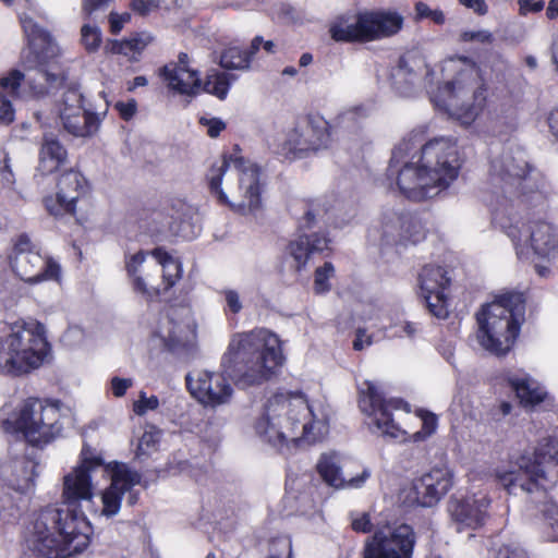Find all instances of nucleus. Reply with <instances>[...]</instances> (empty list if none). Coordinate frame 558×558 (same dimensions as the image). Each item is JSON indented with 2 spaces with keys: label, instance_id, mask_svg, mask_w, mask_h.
Returning <instances> with one entry per match:
<instances>
[{
  "label": "nucleus",
  "instance_id": "nucleus-27",
  "mask_svg": "<svg viewBox=\"0 0 558 558\" xmlns=\"http://www.w3.org/2000/svg\"><path fill=\"white\" fill-rule=\"evenodd\" d=\"M161 74L169 88L186 96H195L201 92V80L197 72L182 65H165Z\"/></svg>",
  "mask_w": 558,
  "mask_h": 558
},
{
  "label": "nucleus",
  "instance_id": "nucleus-26",
  "mask_svg": "<svg viewBox=\"0 0 558 558\" xmlns=\"http://www.w3.org/2000/svg\"><path fill=\"white\" fill-rule=\"evenodd\" d=\"M193 335L189 320L181 319L178 310H171L159 320L156 336L170 351L179 350L187 344Z\"/></svg>",
  "mask_w": 558,
  "mask_h": 558
},
{
  "label": "nucleus",
  "instance_id": "nucleus-39",
  "mask_svg": "<svg viewBox=\"0 0 558 558\" xmlns=\"http://www.w3.org/2000/svg\"><path fill=\"white\" fill-rule=\"evenodd\" d=\"M219 64L227 70H246L250 66V54L239 47H229L221 53Z\"/></svg>",
  "mask_w": 558,
  "mask_h": 558
},
{
  "label": "nucleus",
  "instance_id": "nucleus-9",
  "mask_svg": "<svg viewBox=\"0 0 558 558\" xmlns=\"http://www.w3.org/2000/svg\"><path fill=\"white\" fill-rule=\"evenodd\" d=\"M496 478L509 494L532 493L558 483V440L548 439L533 453L525 452L510 459L496 470Z\"/></svg>",
  "mask_w": 558,
  "mask_h": 558
},
{
  "label": "nucleus",
  "instance_id": "nucleus-56",
  "mask_svg": "<svg viewBox=\"0 0 558 558\" xmlns=\"http://www.w3.org/2000/svg\"><path fill=\"white\" fill-rule=\"evenodd\" d=\"M320 215V210L316 207H310L306 209L300 220L299 228L301 230L311 229L316 223V217Z\"/></svg>",
  "mask_w": 558,
  "mask_h": 558
},
{
  "label": "nucleus",
  "instance_id": "nucleus-61",
  "mask_svg": "<svg viewBox=\"0 0 558 558\" xmlns=\"http://www.w3.org/2000/svg\"><path fill=\"white\" fill-rule=\"evenodd\" d=\"M131 19L130 14L124 13L119 15L117 13H111L109 16L110 31L112 34H118L122 29L123 25L129 22Z\"/></svg>",
  "mask_w": 558,
  "mask_h": 558
},
{
  "label": "nucleus",
  "instance_id": "nucleus-43",
  "mask_svg": "<svg viewBox=\"0 0 558 558\" xmlns=\"http://www.w3.org/2000/svg\"><path fill=\"white\" fill-rule=\"evenodd\" d=\"M150 41L148 35H134L121 43H116L113 50L125 56L141 52Z\"/></svg>",
  "mask_w": 558,
  "mask_h": 558
},
{
  "label": "nucleus",
  "instance_id": "nucleus-28",
  "mask_svg": "<svg viewBox=\"0 0 558 558\" xmlns=\"http://www.w3.org/2000/svg\"><path fill=\"white\" fill-rule=\"evenodd\" d=\"M68 158L66 149L52 134H45L39 150L38 169L44 174H49L58 170Z\"/></svg>",
  "mask_w": 558,
  "mask_h": 558
},
{
  "label": "nucleus",
  "instance_id": "nucleus-41",
  "mask_svg": "<svg viewBox=\"0 0 558 558\" xmlns=\"http://www.w3.org/2000/svg\"><path fill=\"white\" fill-rule=\"evenodd\" d=\"M404 229L402 230L401 244L417 243L425 236L422 222L414 216L405 214Z\"/></svg>",
  "mask_w": 558,
  "mask_h": 558
},
{
  "label": "nucleus",
  "instance_id": "nucleus-31",
  "mask_svg": "<svg viewBox=\"0 0 558 558\" xmlns=\"http://www.w3.org/2000/svg\"><path fill=\"white\" fill-rule=\"evenodd\" d=\"M329 34L336 41L365 43L361 26V13L357 15H341L330 24Z\"/></svg>",
  "mask_w": 558,
  "mask_h": 558
},
{
  "label": "nucleus",
  "instance_id": "nucleus-3",
  "mask_svg": "<svg viewBox=\"0 0 558 558\" xmlns=\"http://www.w3.org/2000/svg\"><path fill=\"white\" fill-rule=\"evenodd\" d=\"M416 135L403 140L392 151L387 170L396 177L400 192L409 199L421 202L437 196L458 178L460 162L456 143L436 137L421 146L416 161L403 158L416 147Z\"/></svg>",
  "mask_w": 558,
  "mask_h": 558
},
{
  "label": "nucleus",
  "instance_id": "nucleus-7",
  "mask_svg": "<svg viewBox=\"0 0 558 558\" xmlns=\"http://www.w3.org/2000/svg\"><path fill=\"white\" fill-rule=\"evenodd\" d=\"M211 193L241 214H254L262 205L259 168L238 154L223 155L207 173Z\"/></svg>",
  "mask_w": 558,
  "mask_h": 558
},
{
  "label": "nucleus",
  "instance_id": "nucleus-42",
  "mask_svg": "<svg viewBox=\"0 0 558 558\" xmlns=\"http://www.w3.org/2000/svg\"><path fill=\"white\" fill-rule=\"evenodd\" d=\"M182 0H132V9L141 15H146L159 7L171 10L181 5Z\"/></svg>",
  "mask_w": 558,
  "mask_h": 558
},
{
  "label": "nucleus",
  "instance_id": "nucleus-33",
  "mask_svg": "<svg viewBox=\"0 0 558 558\" xmlns=\"http://www.w3.org/2000/svg\"><path fill=\"white\" fill-rule=\"evenodd\" d=\"M405 214L395 211L385 213L380 220V225L376 230L380 235L384 244H401L402 230L404 229Z\"/></svg>",
  "mask_w": 558,
  "mask_h": 558
},
{
  "label": "nucleus",
  "instance_id": "nucleus-2",
  "mask_svg": "<svg viewBox=\"0 0 558 558\" xmlns=\"http://www.w3.org/2000/svg\"><path fill=\"white\" fill-rule=\"evenodd\" d=\"M284 356L278 336L265 328L239 332L231 338L222 357V374L198 371L186 375L191 395L206 407L230 401L233 389H246L268 381L282 366Z\"/></svg>",
  "mask_w": 558,
  "mask_h": 558
},
{
  "label": "nucleus",
  "instance_id": "nucleus-29",
  "mask_svg": "<svg viewBox=\"0 0 558 558\" xmlns=\"http://www.w3.org/2000/svg\"><path fill=\"white\" fill-rule=\"evenodd\" d=\"M9 474L5 475L7 484L13 490L26 494L35 485L36 464L28 459H19L9 465Z\"/></svg>",
  "mask_w": 558,
  "mask_h": 558
},
{
  "label": "nucleus",
  "instance_id": "nucleus-32",
  "mask_svg": "<svg viewBox=\"0 0 558 558\" xmlns=\"http://www.w3.org/2000/svg\"><path fill=\"white\" fill-rule=\"evenodd\" d=\"M58 118L61 124L68 122L70 119L90 112L83 106V94L77 86L69 87L62 95L58 104Z\"/></svg>",
  "mask_w": 558,
  "mask_h": 558
},
{
  "label": "nucleus",
  "instance_id": "nucleus-57",
  "mask_svg": "<svg viewBox=\"0 0 558 558\" xmlns=\"http://www.w3.org/2000/svg\"><path fill=\"white\" fill-rule=\"evenodd\" d=\"M10 159L7 155H4L3 160L0 161V174L1 182L4 186H11L14 183V174L11 170Z\"/></svg>",
  "mask_w": 558,
  "mask_h": 558
},
{
  "label": "nucleus",
  "instance_id": "nucleus-53",
  "mask_svg": "<svg viewBox=\"0 0 558 558\" xmlns=\"http://www.w3.org/2000/svg\"><path fill=\"white\" fill-rule=\"evenodd\" d=\"M114 108L117 109V111L119 112L120 117L123 120L129 121L135 114L136 109H137V104H136L135 99H130L126 102L118 101L114 105Z\"/></svg>",
  "mask_w": 558,
  "mask_h": 558
},
{
  "label": "nucleus",
  "instance_id": "nucleus-24",
  "mask_svg": "<svg viewBox=\"0 0 558 558\" xmlns=\"http://www.w3.org/2000/svg\"><path fill=\"white\" fill-rule=\"evenodd\" d=\"M403 25V17L393 11H369L361 13L364 41L379 40L397 34Z\"/></svg>",
  "mask_w": 558,
  "mask_h": 558
},
{
  "label": "nucleus",
  "instance_id": "nucleus-15",
  "mask_svg": "<svg viewBox=\"0 0 558 558\" xmlns=\"http://www.w3.org/2000/svg\"><path fill=\"white\" fill-rule=\"evenodd\" d=\"M415 542L409 524L386 525L366 538L363 558H412Z\"/></svg>",
  "mask_w": 558,
  "mask_h": 558
},
{
  "label": "nucleus",
  "instance_id": "nucleus-49",
  "mask_svg": "<svg viewBox=\"0 0 558 558\" xmlns=\"http://www.w3.org/2000/svg\"><path fill=\"white\" fill-rule=\"evenodd\" d=\"M220 293L223 295L227 310L230 313L239 314L242 311L243 304L238 291L233 289H225Z\"/></svg>",
  "mask_w": 558,
  "mask_h": 558
},
{
  "label": "nucleus",
  "instance_id": "nucleus-10",
  "mask_svg": "<svg viewBox=\"0 0 558 558\" xmlns=\"http://www.w3.org/2000/svg\"><path fill=\"white\" fill-rule=\"evenodd\" d=\"M49 352L40 324H0V373L26 375L39 368Z\"/></svg>",
  "mask_w": 558,
  "mask_h": 558
},
{
  "label": "nucleus",
  "instance_id": "nucleus-50",
  "mask_svg": "<svg viewBox=\"0 0 558 558\" xmlns=\"http://www.w3.org/2000/svg\"><path fill=\"white\" fill-rule=\"evenodd\" d=\"M199 123L203 126L207 128V134L210 137H217L220 134V132L222 130H225V128H226L225 122L221 121L218 118H205V117H202L199 119Z\"/></svg>",
  "mask_w": 558,
  "mask_h": 558
},
{
  "label": "nucleus",
  "instance_id": "nucleus-30",
  "mask_svg": "<svg viewBox=\"0 0 558 558\" xmlns=\"http://www.w3.org/2000/svg\"><path fill=\"white\" fill-rule=\"evenodd\" d=\"M508 383L524 407L539 404L546 397L544 388L529 375H510Z\"/></svg>",
  "mask_w": 558,
  "mask_h": 558
},
{
  "label": "nucleus",
  "instance_id": "nucleus-1",
  "mask_svg": "<svg viewBox=\"0 0 558 558\" xmlns=\"http://www.w3.org/2000/svg\"><path fill=\"white\" fill-rule=\"evenodd\" d=\"M82 456V463L64 476V506H47L34 512L25 529L27 547L45 558H69L83 553L90 543L92 525L77 506L92 500V472L104 462L87 456L85 449Z\"/></svg>",
  "mask_w": 558,
  "mask_h": 558
},
{
  "label": "nucleus",
  "instance_id": "nucleus-47",
  "mask_svg": "<svg viewBox=\"0 0 558 558\" xmlns=\"http://www.w3.org/2000/svg\"><path fill=\"white\" fill-rule=\"evenodd\" d=\"M415 12L417 19H429L437 25H442L446 21L445 14L439 9H430L424 2H417L415 4Z\"/></svg>",
  "mask_w": 558,
  "mask_h": 558
},
{
  "label": "nucleus",
  "instance_id": "nucleus-35",
  "mask_svg": "<svg viewBox=\"0 0 558 558\" xmlns=\"http://www.w3.org/2000/svg\"><path fill=\"white\" fill-rule=\"evenodd\" d=\"M145 258H146V253H144L143 251L135 253L126 260V270L130 276L134 277V279H133L134 290L142 293L146 298L151 299L154 296H157L160 293L159 288H156V287L148 288L146 282L144 281V279L140 276H136L138 268L143 265V263L145 262Z\"/></svg>",
  "mask_w": 558,
  "mask_h": 558
},
{
  "label": "nucleus",
  "instance_id": "nucleus-25",
  "mask_svg": "<svg viewBox=\"0 0 558 558\" xmlns=\"http://www.w3.org/2000/svg\"><path fill=\"white\" fill-rule=\"evenodd\" d=\"M329 243L330 240L325 234H300L286 248V257L290 263V268L300 272L306 266L311 256L327 250Z\"/></svg>",
  "mask_w": 558,
  "mask_h": 558
},
{
  "label": "nucleus",
  "instance_id": "nucleus-34",
  "mask_svg": "<svg viewBox=\"0 0 558 558\" xmlns=\"http://www.w3.org/2000/svg\"><path fill=\"white\" fill-rule=\"evenodd\" d=\"M157 264L161 266L163 291L172 288L180 279L182 268L178 259L169 255L165 250L157 247L150 252Z\"/></svg>",
  "mask_w": 558,
  "mask_h": 558
},
{
  "label": "nucleus",
  "instance_id": "nucleus-8",
  "mask_svg": "<svg viewBox=\"0 0 558 558\" xmlns=\"http://www.w3.org/2000/svg\"><path fill=\"white\" fill-rule=\"evenodd\" d=\"M525 300L520 292H507L483 305L476 313L475 339L480 348L496 356L506 355L524 322Z\"/></svg>",
  "mask_w": 558,
  "mask_h": 558
},
{
  "label": "nucleus",
  "instance_id": "nucleus-62",
  "mask_svg": "<svg viewBox=\"0 0 558 558\" xmlns=\"http://www.w3.org/2000/svg\"><path fill=\"white\" fill-rule=\"evenodd\" d=\"M496 558H527V555L521 548L504 546L497 551Z\"/></svg>",
  "mask_w": 558,
  "mask_h": 558
},
{
  "label": "nucleus",
  "instance_id": "nucleus-46",
  "mask_svg": "<svg viewBox=\"0 0 558 558\" xmlns=\"http://www.w3.org/2000/svg\"><path fill=\"white\" fill-rule=\"evenodd\" d=\"M333 266L331 263H325L324 266L319 267L315 271L314 289L317 293L326 292L330 289L328 279L333 274Z\"/></svg>",
  "mask_w": 558,
  "mask_h": 558
},
{
  "label": "nucleus",
  "instance_id": "nucleus-36",
  "mask_svg": "<svg viewBox=\"0 0 558 558\" xmlns=\"http://www.w3.org/2000/svg\"><path fill=\"white\" fill-rule=\"evenodd\" d=\"M99 125L97 116L94 112L76 116L63 123V129L74 136H90L94 134Z\"/></svg>",
  "mask_w": 558,
  "mask_h": 558
},
{
  "label": "nucleus",
  "instance_id": "nucleus-12",
  "mask_svg": "<svg viewBox=\"0 0 558 558\" xmlns=\"http://www.w3.org/2000/svg\"><path fill=\"white\" fill-rule=\"evenodd\" d=\"M60 417L58 402L47 403L39 399H28L14 423L7 420L3 427L7 432H21L29 444L38 446L48 444L60 435Z\"/></svg>",
  "mask_w": 558,
  "mask_h": 558
},
{
  "label": "nucleus",
  "instance_id": "nucleus-63",
  "mask_svg": "<svg viewBox=\"0 0 558 558\" xmlns=\"http://www.w3.org/2000/svg\"><path fill=\"white\" fill-rule=\"evenodd\" d=\"M63 339L69 344H78L84 339V331L77 326L70 327L65 331Z\"/></svg>",
  "mask_w": 558,
  "mask_h": 558
},
{
  "label": "nucleus",
  "instance_id": "nucleus-22",
  "mask_svg": "<svg viewBox=\"0 0 558 558\" xmlns=\"http://www.w3.org/2000/svg\"><path fill=\"white\" fill-rule=\"evenodd\" d=\"M330 134L328 123L320 117L310 118L306 124L295 128L289 135V143L295 150H318L328 146Z\"/></svg>",
  "mask_w": 558,
  "mask_h": 558
},
{
  "label": "nucleus",
  "instance_id": "nucleus-19",
  "mask_svg": "<svg viewBox=\"0 0 558 558\" xmlns=\"http://www.w3.org/2000/svg\"><path fill=\"white\" fill-rule=\"evenodd\" d=\"M57 196L44 198L47 211L52 216L74 214L77 199L86 192L87 183L83 174L75 170H69L61 174L58 181Z\"/></svg>",
  "mask_w": 558,
  "mask_h": 558
},
{
  "label": "nucleus",
  "instance_id": "nucleus-54",
  "mask_svg": "<svg viewBox=\"0 0 558 558\" xmlns=\"http://www.w3.org/2000/svg\"><path fill=\"white\" fill-rule=\"evenodd\" d=\"M547 524L550 529V537L553 541H558V508L551 506L546 510Z\"/></svg>",
  "mask_w": 558,
  "mask_h": 558
},
{
  "label": "nucleus",
  "instance_id": "nucleus-16",
  "mask_svg": "<svg viewBox=\"0 0 558 558\" xmlns=\"http://www.w3.org/2000/svg\"><path fill=\"white\" fill-rule=\"evenodd\" d=\"M402 403V400H386L378 386L372 381H364L360 388L359 407L372 418L371 424L383 435L398 437L399 428L392 420L390 410L400 409Z\"/></svg>",
  "mask_w": 558,
  "mask_h": 558
},
{
  "label": "nucleus",
  "instance_id": "nucleus-48",
  "mask_svg": "<svg viewBox=\"0 0 558 558\" xmlns=\"http://www.w3.org/2000/svg\"><path fill=\"white\" fill-rule=\"evenodd\" d=\"M159 407V400L156 396L147 397L144 391L140 392V398L133 404V411L142 416L148 411L156 410Z\"/></svg>",
  "mask_w": 558,
  "mask_h": 558
},
{
  "label": "nucleus",
  "instance_id": "nucleus-4",
  "mask_svg": "<svg viewBox=\"0 0 558 558\" xmlns=\"http://www.w3.org/2000/svg\"><path fill=\"white\" fill-rule=\"evenodd\" d=\"M330 408L320 400L308 401L303 393H277L268 399L255 423L257 436L279 451L300 441L313 444L329 429Z\"/></svg>",
  "mask_w": 558,
  "mask_h": 558
},
{
  "label": "nucleus",
  "instance_id": "nucleus-13",
  "mask_svg": "<svg viewBox=\"0 0 558 558\" xmlns=\"http://www.w3.org/2000/svg\"><path fill=\"white\" fill-rule=\"evenodd\" d=\"M492 180L495 193L515 198L538 192L544 184L534 175L522 151L504 153L492 162Z\"/></svg>",
  "mask_w": 558,
  "mask_h": 558
},
{
  "label": "nucleus",
  "instance_id": "nucleus-45",
  "mask_svg": "<svg viewBox=\"0 0 558 558\" xmlns=\"http://www.w3.org/2000/svg\"><path fill=\"white\" fill-rule=\"evenodd\" d=\"M462 43H477L482 45H490L494 41V35L488 29H469L463 31L459 35Z\"/></svg>",
  "mask_w": 558,
  "mask_h": 558
},
{
  "label": "nucleus",
  "instance_id": "nucleus-37",
  "mask_svg": "<svg viewBox=\"0 0 558 558\" xmlns=\"http://www.w3.org/2000/svg\"><path fill=\"white\" fill-rule=\"evenodd\" d=\"M231 78H234V77L225 72H218L217 70H210L207 73L206 81H205L204 85L203 86L201 85V90L211 94L222 100L228 95Z\"/></svg>",
  "mask_w": 558,
  "mask_h": 558
},
{
  "label": "nucleus",
  "instance_id": "nucleus-64",
  "mask_svg": "<svg viewBox=\"0 0 558 558\" xmlns=\"http://www.w3.org/2000/svg\"><path fill=\"white\" fill-rule=\"evenodd\" d=\"M372 337L367 336L364 329H357L355 339L353 341V349L356 351H361L366 347L372 344Z\"/></svg>",
  "mask_w": 558,
  "mask_h": 558
},
{
  "label": "nucleus",
  "instance_id": "nucleus-58",
  "mask_svg": "<svg viewBox=\"0 0 558 558\" xmlns=\"http://www.w3.org/2000/svg\"><path fill=\"white\" fill-rule=\"evenodd\" d=\"M520 13L539 12L544 8L543 0H518Z\"/></svg>",
  "mask_w": 558,
  "mask_h": 558
},
{
  "label": "nucleus",
  "instance_id": "nucleus-44",
  "mask_svg": "<svg viewBox=\"0 0 558 558\" xmlns=\"http://www.w3.org/2000/svg\"><path fill=\"white\" fill-rule=\"evenodd\" d=\"M269 558H292L291 539L286 536L274 538L269 545Z\"/></svg>",
  "mask_w": 558,
  "mask_h": 558
},
{
  "label": "nucleus",
  "instance_id": "nucleus-5",
  "mask_svg": "<svg viewBox=\"0 0 558 558\" xmlns=\"http://www.w3.org/2000/svg\"><path fill=\"white\" fill-rule=\"evenodd\" d=\"M28 47L22 60L26 73L11 71L0 81V86L10 94H16L22 81H25L35 97L47 95L52 88L61 85L63 77L57 62L59 47L48 32L37 25L27 15L20 17Z\"/></svg>",
  "mask_w": 558,
  "mask_h": 558
},
{
  "label": "nucleus",
  "instance_id": "nucleus-11",
  "mask_svg": "<svg viewBox=\"0 0 558 558\" xmlns=\"http://www.w3.org/2000/svg\"><path fill=\"white\" fill-rule=\"evenodd\" d=\"M511 240L519 258H532L539 277L546 278L553 267H558V229L546 220L527 223H500Z\"/></svg>",
  "mask_w": 558,
  "mask_h": 558
},
{
  "label": "nucleus",
  "instance_id": "nucleus-6",
  "mask_svg": "<svg viewBox=\"0 0 558 558\" xmlns=\"http://www.w3.org/2000/svg\"><path fill=\"white\" fill-rule=\"evenodd\" d=\"M452 78L439 87L435 102L463 125H470L486 105L487 86L477 63L469 57H452L446 61Z\"/></svg>",
  "mask_w": 558,
  "mask_h": 558
},
{
  "label": "nucleus",
  "instance_id": "nucleus-23",
  "mask_svg": "<svg viewBox=\"0 0 558 558\" xmlns=\"http://www.w3.org/2000/svg\"><path fill=\"white\" fill-rule=\"evenodd\" d=\"M316 470L322 480L336 489L360 488L371 476V471L365 468L356 476L344 478L341 472L340 458L335 452L323 453L316 464Z\"/></svg>",
  "mask_w": 558,
  "mask_h": 558
},
{
  "label": "nucleus",
  "instance_id": "nucleus-40",
  "mask_svg": "<svg viewBox=\"0 0 558 558\" xmlns=\"http://www.w3.org/2000/svg\"><path fill=\"white\" fill-rule=\"evenodd\" d=\"M81 16L84 20L81 27V44L87 52H95L101 45V31L96 24L90 23L93 14L88 19H85L82 13Z\"/></svg>",
  "mask_w": 558,
  "mask_h": 558
},
{
  "label": "nucleus",
  "instance_id": "nucleus-38",
  "mask_svg": "<svg viewBox=\"0 0 558 558\" xmlns=\"http://www.w3.org/2000/svg\"><path fill=\"white\" fill-rule=\"evenodd\" d=\"M391 77L395 87L404 95L410 94L416 81V74L408 65L404 59H400L398 66L391 74Z\"/></svg>",
  "mask_w": 558,
  "mask_h": 558
},
{
  "label": "nucleus",
  "instance_id": "nucleus-21",
  "mask_svg": "<svg viewBox=\"0 0 558 558\" xmlns=\"http://www.w3.org/2000/svg\"><path fill=\"white\" fill-rule=\"evenodd\" d=\"M489 504L485 495L450 500L448 511L456 530L462 532L482 527L488 518Z\"/></svg>",
  "mask_w": 558,
  "mask_h": 558
},
{
  "label": "nucleus",
  "instance_id": "nucleus-14",
  "mask_svg": "<svg viewBox=\"0 0 558 558\" xmlns=\"http://www.w3.org/2000/svg\"><path fill=\"white\" fill-rule=\"evenodd\" d=\"M10 264L13 271L28 283L58 280L60 276V266L52 259L44 257L37 245L26 234H21L15 240Z\"/></svg>",
  "mask_w": 558,
  "mask_h": 558
},
{
  "label": "nucleus",
  "instance_id": "nucleus-18",
  "mask_svg": "<svg viewBox=\"0 0 558 558\" xmlns=\"http://www.w3.org/2000/svg\"><path fill=\"white\" fill-rule=\"evenodd\" d=\"M418 282L429 312L437 318H446L448 306L445 290L450 284L447 271L441 266L426 265L418 275Z\"/></svg>",
  "mask_w": 558,
  "mask_h": 558
},
{
  "label": "nucleus",
  "instance_id": "nucleus-17",
  "mask_svg": "<svg viewBox=\"0 0 558 558\" xmlns=\"http://www.w3.org/2000/svg\"><path fill=\"white\" fill-rule=\"evenodd\" d=\"M107 470L111 477V485L102 493V514L112 517L119 512L124 494H128L130 506L137 502V492L133 490V487L141 483V474L126 464L118 462L108 464Z\"/></svg>",
  "mask_w": 558,
  "mask_h": 558
},
{
  "label": "nucleus",
  "instance_id": "nucleus-55",
  "mask_svg": "<svg viewBox=\"0 0 558 558\" xmlns=\"http://www.w3.org/2000/svg\"><path fill=\"white\" fill-rule=\"evenodd\" d=\"M133 385V381L131 378H120V377H113L111 379V389L112 393L120 398L123 397L126 392V390Z\"/></svg>",
  "mask_w": 558,
  "mask_h": 558
},
{
  "label": "nucleus",
  "instance_id": "nucleus-59",
  "mask_svg": "<svg viewBox=\"0 0 558 558\" xmlns=\"http://www.w3.org/2000/svg\"><path fill=\"white\" fill-rule=\"evenodd\" d=\"M159 439V432H145L140 438L138 450L146 452L154 447Z\"/></svg>",
  "mask_w": 558,
  "mask_h": 558
},
{
  "label": "nucleus",
  "instance_id": "nucleus-52",
  "mask_svg": "<svg viewBox=\"0 0 558 558\" xmlns=\"http://www.w3.org/2000/svg\"><path fill=\"white\" fill-rule=\"evenodd\" d=\"M276 14L278 19H280L284 23H293L298 21L300 17L296 10L288 3L278 4L276 9Z\"/></svg>",
  "mask_w": 558,
  "mask_h": 558
},
{
  "label": "nucleus",
  "instance_id": "nucleus-20",
  "mask_svg": "<svg viewBox=\"0 0 558 558\" xmlns=\"http://www.w3.org/2000/svg\"><path fill=\"white\" fill-rule=\"evenodd\" d=\"M453 478L454 474L447 465L433 468L413 484L415 504L421 507L437 505L452 488Z\"/></svg>",
  "mask_w": 558,
  "mask_h": 558
},
{
  "label": "nucleus",
  "instance_id": "nucleus-51",
  "mask_svg": "<svg viewBox=\"0 0 558 558\" xmlns=\"http://www.w3.org/2000/svg\"><path fill=\"white\" fill-rule=\"evenodd\" d=\"M15 111L11 101L0 94V123L10 124L14 120Z\"/></svg>",
  "mask_w": 558,
  "mask_h": 558
},
{
  "label": "nucleus",
  "instance_id": "nucleus-60",
  "mask_svg": "<svg viewBox=\"0 0 558 558\" xmlns=\"http://www.w3.org/2000/svg\"><path fill=\"white\" fill-rule=\"evenodd\" d=\"M352 529L355 532L367 533L372 530V523L367 513H362L357 518L352 519Z\"/></svg>",
  "mask_w": 558,
  "mask_h": 558
}]
</instances>
